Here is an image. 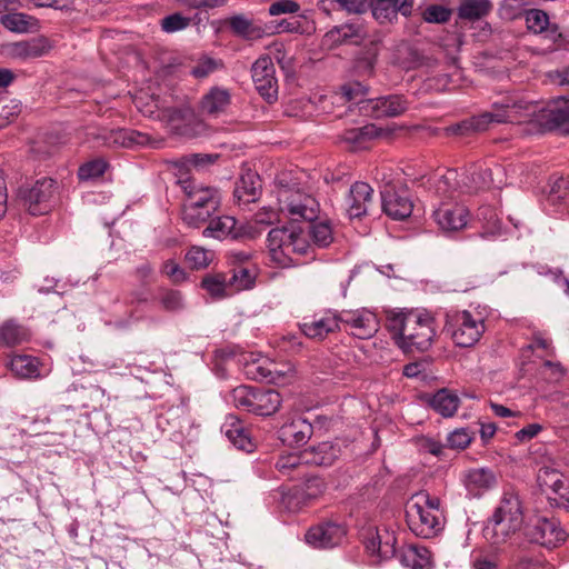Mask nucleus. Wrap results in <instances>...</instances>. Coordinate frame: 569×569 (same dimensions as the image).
<instances>
[{
    "label": "nucleus",
    "mask_w": 569,
    "mask_h": 569,
    "mask_svg": "<svg viewBox=\"0 0 569 569\" xmlns=\"http://www.w3.org/2000/svg\"><path fill=\"white\" fill-rule=\"evenodd\" d=\"M528 120L539 131L558 130L569 134V101L539 106L533 101L503 98L491 106V110L465 119L447 128L449 134L468 136L487 130L493 123L520 122Z\"/></svg>",
    "instance_id": "nucleus-1"
},
{
    "label": "nucleus",
    "mask_w": 569,
    "mask_h": 569,
    "mask_svg": "<svg viewBox=\"0 0 569 569\" xmlns=\"http://www.w3.org/2000/svg\"><path fill=\"white\" fill-rule=\"evenodd\" d=\"M387 329L395 343L406 353L429 350L436 336L433 318L416 311L391 313Z\"/></svg>",
    "instance_id": "nucleus-2"
},
{
    "label": "nucleus",
    "mask_w": 569,
    "mask_h": 569,
    "mask_svg": "<svg viewBox=\"0 0 569 569\" xmlns=\"http://www.w3.org/2000/svg\"><path fill=\"white\" fill-rule=\"evenodd\" d=\"M523 522L521 502L515 492H505L492 517L483 526V538L492 546L505 543Z\"/></svg>",
    "instance_id": "nucleus-3"
},
{
    "label": "nucleus",
    "mask_w": 569,
    "mask_h": 569,
    "mask_svg": "<svg viewBox=\"0 0 569 569\" xmlns=\"http://www.w3.org/2000/svg\"><path fill=\"white\" fill-rule=\"evenodd\" d=\"M267 247L271 260L280 267H290L291 253L308 254L312 244L307 239L305 229L295 223L273 228L267 237Z\"/></svg>",
    "instance_id": "nucleus-4"
},
{
    "label": "nucleus",
    "mask_w": 569,
    "mask_h": 569,
    "mask_svg": "<svg viewBox=\"0 0 569 569\" xmlns=\"http://www.w3.org/2000/svg\"><path fill=\"white\" fill-rule=\"evenodd\" d=\"M493 173L490 168H475L460 181L458 171L449 169L430 180V189L439 197L453 199L458 191L465 193L491 188L495 186Z\"/></svg>",
    "instance_id": "nucleus-5"
},
{
    "label": "nucleus",
    "mask_w": 569,
    "mask_h": 569,
    "mask_svg": "<svg viewBox=\"0 0 569 569\" xmlns=\"http://www.w3.org/2000/svg\"><path fill=\"white\" fill-rule=\"evenodd\" d=\"M277 199L280 211L286 212L293 221L317 219L318 201L313 197L301 192L296 183H290L288 176L284 173L277 179Z\"/></svg>",
    "instance_id": "nucleus-6"
},
{
    "label": "nucleus",
    "mask_w": 569,
    "mask_h": 569,
    "mask_svg": "<svg viewBox=\"0 0 569 569\" xmlns=\"http://www.w3.org/2000/svg\"><path fill=\"white\" fill-rule=\"evenodd\" d=\"M443 329L456 346L470 348L480 340L486 326L481 317H476L468 310H457L446 313Z\"/></svg>",
    "instance_id": "nucleus-7"
},
{
    "label": "nucleus",
    "mask_w": 569,
    "mask_h": 569,
    "mask_svg": "<svg viewBox=\"0 0 569 569\" xmlns=\"http://www.w3.org/2000/svg\"><path fill=\"white\" fill-rule=\"evenodd\" d=\"M525 537L529 542L546 548H555L567 538L566 530L557 518L537 517L525 528Z\"/></svg>",
    "instance_id": "nucleus-8"
},
{
    "label": "nucleus",
    "mask_w": 569,
    "mask_h": 569,
    "mask_svg": "<svg viewBox=\"0 0 569 569\" xmlns=\"http://www.w3.org/2000/svg\"><path fill=\"white\" fill-rule=\"evenodd\" d=\"M57 190V182L51 178L37 180L31 187H21L20 198L28 207V211L33 214H43L50 210L53 197Z\"/></svg>",
    "instance_id": "nucleus-9"
},
{
    "label": "nucleus",
    "mask_w": 569,
    "mask_h": 569,
    "mask_svg": "<svg viewBox=\"0 0 569 569\" xmlns=\"http://www.w3.org/2000/svg\"><path fill=\"white\" fill-rule=\"evenodd\" d=\"M251 78L256 90L268 103L277 101L278 80L274 64L269 56H261L253 62Z\"/></svg>",
    "instance_id": "nucleus-10"
},
{
    "label": "nucleus",
    "mask_w": 569,
    "mask_h": 569,
    "mask_svg": "<svg viewBox=\"0 0 569 569\" xmlns=\"http://www.w3.org/2000/svg\"><path fill=\"white\" fill-rule=\"evenodd\" d=\"M340 323L347 331L359 339H369L379 330L377 315L367 308L341 310Z\"/></svg>",
    "instance_id": "nucleus-11"
},
{
    "label": "nucleus",
    "mask_w": 569,
    "mask_h": 569,
    "mask_svg": "<svg viewBox=\"0 0 569 569\" xmlns=\"http://www.w3.org/2000/svg\"><path fill=\"white\" fill-rule=\"evenodd\" d=\"M406 520L410 530L422 538H431L441 530L440 515L427 510L421 502H408Z\"/></svg>",
    "instance_id": "nucleus-12"
},
{
    "label": "nucleus",
    "mask_w": 569,
    "mask_h": 569,
    "mask_svg": "<svg viewBox=\"0 0 569 569\" xmlns=\"http://www.w3.org/2000/svg\"><path fill=\"white\" fill-rule=\"evenodd\" d=\"M347 536V527L333 520L322 521L311 527L305 538L306 542L315 548L330 549L342 543Z\"/></svg>",
    "instance_id": "nucleus-13"
},
{
    "label": "nucleus",
    "mask_w": 569,
    "mask_h": 569,
    "mask_svg": "<svg viewBox=\"0 0 569 569\" xmlns=\"http://www.w3.org/2000/svg\"><path fill=\"white\" fill-rule=\"evenodd\" d=\"M360 101L362 103L361 112L376 119L396 118L409 108L407 98L396 93Z\"/></svg>",
    "instance_id": "nucleus-14"
},
{
    "label": "nucleus",
    "mask_w": 569,
    "mask_h": 569,
    "mask_svg": "<svg viewBox=\"0 0 569 569\" xmlns=\"http://www.w3.org/2000/svg\"><path fill=\"white\" fill-rule=\"evenodd\" d=\"M380 193L382 210L388 217L393 220H405L411 216L413 202L407 188L386 186Z\"/></svg>",
    "instance_id": "nucleus-15"
},
{
    "label": "nucleus",
    "mask_w": 569,
    "mask_h": 569,
    "mask_svg": "<svg viewBox=\"0 0 569 569\" xmlns=\"http://www.w3.org/2000/svg\"><path fill=\"white\" fill-rule=\"evenodd\" d=\"M432 217L443 232H455L467 226L469 211L457 202H441L433 210Z\"/></svg>",
    "instance_id": "nucleus-16"
},
{
    "label": "nucleus",
    "mask_w": 569,
    "mask_h": 569,
    "mask_svg": "<svg viewBox=\"0 0 569 569\" xmlns=\"http://www.w3.org/2000/svg\"><path fill=\"white\" fill-rule=\"evenodd\" d=\"M537 482L542 491L550 489L556 493L558 496V499H553L556 505L569 511V482L559 470L548 466L541 467L537 475Z\"/></svg>",
    "instance_id": "nucleus-17"
},
{
    "label": "nucleus",
    "mask_w": 569,
    "mask_h": 569,
    "mask_svg": "<svg viewBox=\"0 0 569 569\" xmlns=\"http://www.w3.org/2000/svg\"><path fill=\"white\" fill-rule=\"evenodd\" d=\"M345 204L350 219L368 214L373 204V189L367 182H355L349 189Z\"/></svg>",
    "instance_id": "nucleus-18"
},
{
    "label": "nucleus",
    "mask_w": 569,
    "mask_h": 569,
    "mask_svg": "<svg viewBox=\"0 0 569 569\" xmlns=\"http://www.w3.org/2000/svg\"><path fill=\"white\" fill-rule=\"evenodd\" d=\"M300 329L306 337L322 340L329 333L341 329L340 311L327 310L322 315H316L311 320L303 321Z\"/></svg>",
    "instance_id": "nucleus-19"
},
{
    "label": "nucleus",
    "mask_w": 569,
    "mask_h": 569,
    "mask_svg": "<svg viewBox=\"0 0 569 569\" xmlns=\"http://www.w3.org/2000/svg\"><path fill=\"white\" fill-rule=\"evenodd\" d=\"M100 144L107 147L121 146L124 148L144 147L150 143V137L147 133L132 130H101L97 136Z\"/></svg>",
    "instance_id": "nucleus-20"
},
{
    "label": "nucleus",
    "mask_w": 569,
    "mask_h": 569,
    "mask_svg": "<svg viewBox=\"0 0 569 569\" xmlns=\"http://www.w3.org/2000/svg\"><path fill=\"white\" fill-rule=\"evenodd\" d=\"M367 37V31L360 22H349L333 27L323 37V43L329 47L350 43L359 44Z\"/></svg>",
    "instance_id": "nucleus-21"
},
{
    "label": "nucleus",
    "mask_w": 569,
    "mask_h": 569,
    "mask_svg": "<svg viewBox=\"0 0 569 569\" xmlns=\"http://www.w3.org/2000/svg\"><path fill=\"white\" fill-rule=\"evenodd\" d=\"M223 24L229 28L233 36L246 41L260 39L267 33L264 28L258 24L254 19L243 13L228 17Z\"/></svg>",
    "instance_id": "nucleus-22"
},
{
    "label": "nucleus",
    "mask_w": 569,
    "mask_h": 569,
    "mask_svg": "<svg viewBox=\"0 0 569 569\" xmlns=\"http://www.w3.org/2000/svg\"><path fill=\"white\" fill-rule=\"evenodd\" d=\"M261 179L252 170H247L237 180L233 197L239 204L256 202L261 196Z\"/></svg>",
    "instance_id": "nucleus-23"
},
{
    "label": "nucleus",
    "mask_w": 569,
    "mask_h": 569,
    "mask_svg": "<svg viewBox=\"0 0 569 569\" xmlns=\"http://www.w3.org/2000/svg\"><path fill=\"white\" fill-rule=\"evenodd\" d=\"M312 432L313 427L308 420L297 418L284 423L279 429V439L290 447H298L307 443L311 438Z\"/></svg>",
    "instance_id": "nucleus-24"
},
{
    "label": "nucleus",
    "mask_w": 569,
    "mask_h": 569,
    "mask_svg": "<svg viewBox=\"0 0 569 569\" xmlns=\"http://www.w3.org/2000/svg\"><path fill=\"white\" fill-rule=\"evenodd\" d=\"M184 191L188 198L186 204L209 210H218L221 204L220 192L213 187L188 184L184 187Z\"/></svg>",
    "instance_id": "nucleus-25"
},
{
    "label": "nucleus",
    "mask_w": 569,
    "mask_h": 569,
    "mask_svg": "<svg viewBox=\"0 0 569 569\" xmlns=\"http://www.w3.org/2000/svg\"><path fill=\"white\" fill-rule=\"evenodd\" d=\"M231 103V93L228 89L212 87L201 99V112L217 118L224 113Z\"/></svg>",
    "instance_id": "nucleus-26"
},
{
    "label": "nucleus",
    "mask_w": 569,
    "mask_h": 569,
    "mask_svg": "<svg viewBox=\"0 0 569 569\" xmlns=\"http://www.w3.org/2000/svg\"><path fill=\"white\" fill-rule=\"evenodd\" d=\"M303 451L306 463L319 467L332 466L341 453L340 446L331 441L320 442L305 449Z\"/></svg>",
    "instance_id": "nucleus-27"
},
{
    "label": "nucleus",
    "mask_w": 569,
    "mask_h": 569,
    "mask_svg": "<svg viewBox=\"0 0 569 569\" xmlns=\"http://www.w3.org/2000/svg\"><path fill=\"white\" fill-rule=\"evenodd\" d=\"M523 17L530 32L535 34L546 33L547 38L555 41L562 37L559 27L550 23L549 16L543 10L529 9L525 11Z\"/></svg>",
    "instance_id": "nucleus-28"
},
{
    "label": "nucleus",
    "mask_w": 569,
    "mask_h": 569,
    "mask_svg": "<svg viewBox=\"0 0 569 569\" xmlns=\"http://www.w3.org/2000/svg\"><path fill=\"white\" fill-rule=\"evenodd\" d=\"M496 485V476L490 468H473L466 472L465 486L473 497L481 496Z\"/></svg>",
    "instance_id": "nucleus-29"
},
{
    "label": "nucleus",
    "mask_w": 569,
    "mask_h": 569,
    "mask_svg": "<svg viewBox=\"0 0 569 569\" xmlns=\"http://www.w3.org/2000/svg\"><path fill=\"white\" fill-rule=\"evenodd\" d=\"M242 234L243 232L237 229L236 219L230 216L212 217L208 226L202 231L203 237L219 240L228 237L231 239H238L242 237Z\"/></svg>",
    "instance_id": "nucleus-30"
},
{
    "label": "nucleus",
    "mask_w": 569,
    "mask_h": 569,
    "mask_svg": "<svg viewBox=\"0 0 569 569\" xmlns=\"http://www.w3.org/2000/svg\"><path fill=\"white\" fill-rule=\"evenodd\" d=\"M382 133L381 128L373 123L362 127L351 128L341 134V141L350 146L351 149H366L373 139Z\"/></svg>",
    "instance_id": "nucleus-31"
},
{
    "label": "nucleus",
    "mask_w": 569,
    "mask_h": 569,
    "mask_svg": "<svg viewBox=\"0 0 569 569\" xmlns=\"http://www.w3.org/2000/svg\"><path fill=\"white\" fill-rule=\"evenodd\" d=\"M29 329L16 319H8L0 326V347L12 348L30 340Z\"/></svg>",
    "instance_id": "nucleus-32"
},
{
    "label": "nucleus",
    "mask_w": 569,
    "mask_h": 569,
    "mask_svg": "<svg viewBox=\"0 0 569 569\" xmlns=\"http://www.w3.org/2000/svg\"><path fill=\"white\" fill-rule=\"evenodd\" d=\"M281 402V395L277 390L257 388L253 398L252 413L258 416H271L278 411Z\"/></svg>",
    "instance_id": "nucleus-33"
},
{
    "label": "nucleus",
    "mask_w": 569,
    "mask_h": 569,
    "mask_svg": "<svg viewBox=\"0 0 569 569\" xmlns=\"http://www.w3.org/2000/svg\"><path fill=\"white\" fill-rule=\"evenodd\" d=\"M428 405L445 418L452 417L460 405V398L453 391L442 388L428 399Z\"/></svg>",
    "instance_id": "nucleus-34"
},
{
    "label": "nucleus",
    "mask_w": 569,
    "mask_h": 569,
    "mask_svg": "<svg viewBox=\"0 0 569 569\" xmlns=\"http://www.w3.org/2000/svg\"><path fill=\"white\" fill-rule=\"evenodd\" d=\"M399 561L403 567L410 569H431L430 551L422 546L410 545L400 550Z\"/></svg>",
    "instance_id": "nucleus-35"
},
{
    "label": "nucleus",
    "mask_w": 569,
    "mask_h": 569,
    "mask_svg": "<svg viewBox=\"0 0 569 569\" xmlns=\"http://www.w3.org/2000/svg\"><path fill=\"white\" fill-rule=\"evenodd\" d=\"M492 10L491 0H460L457 13L459 19L473 22L486 18Z\"/></svg>",
    "instance_id": "nucleus-36"
},
{
    "label": "nucleus",
    "mask_w": 569,
    "mask_h": 569,
    "mask_svg": "<svg viewBox=\"0 0 569 569\" xmlns=\"http://www.w3.org/2000/svg\"><path fill=\"white\" fill-rule=\"evenodd\" d=\"M44 52L46 47L39 39L17 41L6 46V54L17 59L38 58Z\"/></svg>",
    "instance_id": "nucleus-37"
},
{
    "label": "nucleus",
    "mask_w": 569,
    "mask_h": 569,
    "mask_svg": "<svg viewBox=\"0 0 569 569\" xmlns=\"http://www.w3.org/2000/svg\"><path fill=\"white\" fill-rule=\"evenodd\" d=\"M319 8L330 11H343L347 14H362L370 8V0H320Z\"/></svg>",
    "instance_id": "nucleus-38"
},
{
    "label": "nucleus",
    "mask_w": 569,
    "mask_h": 569,
    "mask_svg": "<svg viewBox=\"0 0 569 569\" xmlns=\"http://www.w3.org/2000/svg\"><path fill=\"white\" fill-rule=\"evenodd\" d=\"M39 365L38 358L28 355H14L10 360L11 371L22 379L39 378Z\"/></svg>",
    "instance_id": "nucleus-39"
},
{
    "label": "nucleus",
    "mask_w": 569,
    "mask_h": 569,
    "mask_svg": "<svg viewBox=\"0 0 569 569\" xmlns=\"http://www.w3.org/2000/svg\"><path fill=\"white\" fill-rule=\"evenodd\" d=\"M307 229H305L307 239L319 248L328 247L333 240L332 227L329 221H307Z\"/></svg>",
    "instance_id": "nucleus-40"
},
{
    "label": "nucleus",
    "mask_w": 569,
    "mask_h": 569,
    "mask_svg": "<svg viewBox=\"0 0 569 569\" xmlns=\"http://www.w3.org/2000/svg\"><path fill=\"white\" fill-rule=\"evenodd\" d=\"M0 22L6 29L17 33L33 31L38 26L36 18L22 12L6 13L1 16Z\"/></svg>",
    "instance_id": "nucleus-41"
},
{
    "label": "nucleus",
    "mask_w": 569,
    "mask_h": 569,
    "mask_svg": "<svg viewBox=\"0 0 569 569\" xmlns=\"http://www.w3.org/2000/svg\"><path fill=\"white\" fill-rule=\"evenodd\" d=\"M400 0H370L372 17L380 24L393 23L398 19L397 3Z\"/></svg>",
    "instance_id": "nucleus-42"
},
{
    "label": "nucleus",
    "mask_w": 569,
    "mask_h": 569,
    "mask_svg": "<svg viewBox=\"0 0 569 569\" xmlns=\"http://www.w3.org/2000/svg\"><path fill=\"white\" fill-rule=\"evenodd\" d=\"M222 431L236 448L246 452H251L253 450L254 445L249 433L239 422L224 425L222 427Z\"/></svg>",
    "instance_id": "nucleus-43"
},
{
    "label": "nucleus",
    "mask_w": 569,
    "mask_h": 569,
    "mask_svg": "<svg viewBox=\"0 0 569 569\" xmlns=\"http://www.w3.org/2000/svg\"><path fill=\"white\" fill-rule=\"evenodd\" d=\"M157 300L167 312H180L186 308L184 296L180 290L161 287Z\"/></svg>",
    "instance_id": "nucleus-44"
},
{
    "label": "nucleus",
    "mask_w": 569,
    "mask_h": 569,
    "mask_svg": "<svg viewBox=\"0 0 569 569\" xmlns=\"http://www.w3.org/2000/svg\"><path fill=\"white\" fill-rule=\"evenodd\" d=\"M257 270L253 266H234L228 284L237 291L248 290L254 286Z\"/></svg>",
    "instance_id": "nucleus-45"
},
{
    "label": "nucleus",
    "mask_w": 569,
    "mask_h": 569,
    "mask_svg": "<svg viewBox=\"0 0 569 569\" xmlns=\"http://www.w3.org/2000/svg\"><path fill=\"white\" fill-rule=\"evenodd\" d=\"M217 211L218 210H209L184 203L182 208V220L188 227L198 229L204 223H209Z\"/></svg>",
    "instance_id": "nucleus-46"
},
{
    "label": "nucleus",
    "mask_w": 569,
    "mask_h": 569,
    "mask_svg": "<svg viewBox=\"0 0 569 569\" xmlns=\"http://www.w3.org/2000/svg\"><path fill=\"white\" fill-rule=\"evenodd\" d=\"M510 569H549V567L540 557L520 549L511 555Z\"/></svg>",
    "instance_id": "nucleus-47"
},
{
    "label": "nucleus",
    "mask_w": 569,
    "mask_h": 569,
    "mask_svg": "<svg viewBox=\"0 0 569 569\" xmlns=\"http://www.w3.org/2000/svg\"><path fill=\"white\" fill-rule=\"evenodd\" d=\"M256 389L251 386H238L229 392L227 400L237 409L252 412Z\"/></svg>",
    "instance_id": "nucleus-48"
},
{
    "label": "nucleus",
    "mask_w": 569,
    "mask_h": 569,
    "mask_svg": "<svg viewBox=\"0 0 569 569\" xmlns=\"http://www.w3.org/2000/svg\"><path fill=\"white\" fill-rule=\"evenodd\" d=\"M109 162L103 158H93L82 163L78 169L81 181H93L101 178L109 169Z\"/></svg>",
    "instance_id": "nucleus-49"
},
{
    "label": "nucleus",
    "mask_w": 569,
    "mask_h": 569,
    "mask_svg": "<svg viewBox=\"0 0 569 569\" xmlns=\"http://www.w3.org/2000/svg\"><path fill=\"white\" fill-rule=\"evenodd\" d=\"M214 252L199 246H192L186 253V261L191 269L207 268L213 260Z\"/></svg>",
    "instance_id": "nucleus-50"
},
{
    "label": "nucleus",
    "mask_w": 569,
    "mask_h": 569,
    "mask_svg": "<svg viewBox=\"0 0 569 569\" xmlns=\"http://www.w3.org/2000/svg\"><path fill=\"white\" fill-rule=\"evenodd\" d=\"M201 287L204 289L212 298L221 299L227 296L226 290L228 287V281L222 273L216 274H207L201 280Z\"/></svg>",
    "instance_id": "nucleus-51"
},
{
    "label": "nucleus",
    "mask_w": 569,
    "mask_h": 569,
    "mask_svg": "<svg viewBox=\"0 0 569 569\" xmlns=\"http://www.w3.org/2000/svg\"><path fill=\"white\" fill-rule=\"evenodd\" d=\"M303 465H307L305 461V451L292 452L288 455L280 456L276 461V469L282 476H291V472L300 469Z\"/></svg>",
    "instance_id": "nucleus-52"
},
{
    "label": "nucleus",
    "mask_w": 569,
    "mask_h": 569,
    "mask_svg": "<svg viewBox=\"0 0 569 569\" xmlns=\"http://www.w3.org/2000/svg\"><path fill=\"white\" fill-rule=\"evenodd\" d=\"M532 0H502L499 3L497 13L500 19L512 21L525 13V7L530 4Z\"/></svg>",
    "instance_id": "nucleus-53"
},
{
    "label": "nucleus",
    "mask_w": 569,
    "mask_h": 569,
    "mask_svg": "<svg viewBox=\"0 0 569 569\" xmlns=\"http://www.w3.org/2000/svg\"><path fill=\"white\" fill-rule=\"evenodd\" d=\"M297 489L308 505L325 492L326 483L320 477H310L301 486H298Z\"/></svg>",
    "instance_id": "nucleus-54"
},
{
    "label": "nucleus",
    "mask_w": 569,
    "mask_h": 569,
    "mask_svg": "<svg viewBox=\"0 0 569 569\" xmlns=\"http://www.w3.org/2000/svg\"><path fill=\"white\" fill-rule=\"evenodd\" d=\"M277 497H279L280 506L289 512H297L303 506H307L297 487L289 489L288 491L278 490Z\"/></svg>",
    "instance_id": "nucleus-55"
},
{
    "label": "nucleus",
    "mask_w": 569,
    "mask_h": 569,
    "mask_svg": "<svg viewBox=\"0 0 569 569\" xmlns=\"http://www.w3.org/2000/svg\"><path fill=\"white\" fill-rule=\"evenodd\" d=\"M451 16V9L442 4H429L422 11V18L428 23H446Z\"/></svg>",
    "instance_id": "nucleus-56"
},
{
    "label": "nucleus",
    "mask_w": 569,
    "mask_h": 569,
    "mask_svg": "<svg viewBox=\"0 0 569 569\" xmlns=\"http://www.w3.org/2000/svg\"><path fill=\"white\" fill-rule=\"evenodd\" d=\"M368 89L360 82H350L341 87V97L347 102H355L361 110L362 103L360 100H367L365 97Z\"/></svg>",
    "instance_id": "nucleus-57"
},
{
    "label": "nucleus",
    "mask_w": 569,
    "mask_h": 569,
    "mask_svg": "<svg viewBox=\"0 0 569 569\" xmlns=\"http://www.w3.org/2000/svg\"><path fill=\"white\" fill-rule=\"evenodd\" d=\"M473 438V432L468 428H458L447 436V446L451 449L467 448Z\"/></svg>",
    "instance_id": "nucleus-58"
},
{
    "label": "nucleus",
    "mask_w": 569,
    "mask_h": 569,
    "mask_svg": "<svg viewBox=\"0 0 569 569\" xmlns=\"http://www.w3.org/2000/svg\"><path fill=\"white\" fill-rule=\"evenodd\" d=\"M190 18L183 17L181 13H172L166 16L161 20V28L164 32L172 33L186 29L190 24Z\"/></svg>",
    "instance_id": "nucleus-59"
},
{
    "label": "nucleus",
    "mask_w": 569,
    "mask_h": 569,
    "mask_svg": "<svg viewBox=\"0 0 569 569\" xmlns=\"http://www.w3.org/2000/svg\"><path fill=\"white\" fill-rule=\"evenodd\" d=\"M161 272L174 284L188 279L187 272L173 259L166 260L161 266Z\"/></svg>",
    "instance_id": "nucleus-60"
},
{
    "label": "nucleus",
    "mask_w": 569,
    "mask_h": 569,
    "mask_svg": "<svg viewBox=\"0 0 569 569\" xmlns=\"http://www.w3.org/2000/svg\"><path fill=\"white\" fill-rule=\"evenodd\" d=\"M396 541L397 539L392 532L387 530L381 532V546L379 551L380 560H387L397 555Z\"/></svg>",
    "instance_id": "nucleus-61"
},
{
    "label": "nucleus",
    "mask_w": 569,
    "mask_h": 569,
    "mask_svg": "<svg viewBox=\"0 0 569 569\" xmlns=\"http://www.w3.org/2000/svg\"><path fill=\"white\" fill-rule=\"evenodd\" d=\"M416 443L420 451L431 453L436 457L441 456L445 448L440 441L425 436L417 438Z\"/></svg>",
    "instance_id": "nucleus-62"
},
{
    "label": "nucleus",
    "mask_w": 569,
    "mask_h": 569,
    "mask_svg": "<svg viewBox=\"0 0 569 569\" xmlns=\"http://www.w3.org/2000/svg\"><path fill=\"white\" fill-rule=\"evenodd\" d=\"M299 9V3L293 0H278L270 4L268 11L270 16H279L284 13H296Z\"/></svg>",
    "instance_id": "nucleus-63"
},
{
    "label": "nucleus",
    "mask_w": 569,
    "mask_h": 569,
    "mask_svg": "<svg viewBox=\"0 0 569 569\" xmlns=\"http://www.w3.org/2000/svg\"><path fill=\"white\" fill-rule=\"evenodd\" d=\"M181 3L190 9L197 10H212L216 8H221L227 4V0H180Z\"/></svg>",
    "instance_id": "nucleus-64"
}]
</instances>
